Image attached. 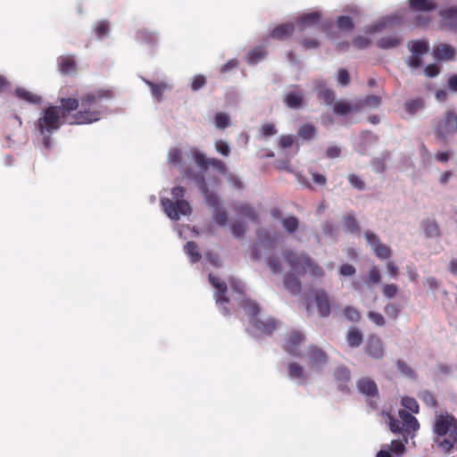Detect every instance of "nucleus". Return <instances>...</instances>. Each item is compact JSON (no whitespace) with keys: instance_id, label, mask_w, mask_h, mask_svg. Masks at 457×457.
Returning <instances> with one entry per match:
<instances>
[{"instance_id":"79ce46f5","label":"nucleus","mask_w":457,"mask_h":457,"mask_svg":"<svg viewBox=\"0 0 457 457\" xmlns=\"http://www.w3.org/2000/svg\"><path fill=\"white\" fill-rule=\"evenodd\" d=\"M402 405L406 409V411H411L412 413H419L420 406L415 398L411 396H403L402 398Z\"/></svg>"},{"instance_id":"13d9d810","label":"nucleus","mask_w":457,"mask_h":457,"mask_svg":"<svg viewBox=\"0 0 457 457\" xmlns=\"http://www.w3.org/2000/svg\"><path fill=\"white\" fill-rule=\"evenodd\" d=\"M146 83L151 87L154 96L160 100L162 96L163 90L166 88V85L164 83L154 84L151 81H147Z\"/></svg>"},{"instance_id":"f704fd0d","label":"nucleus","mask_w":457,"mask_h":457,"mask_svg":"<svg viewBox=\"0 0 457 457\" xmlns=\"http://www.w3.org/2000/svg\"><path fill=\"white\" fill-rule=\"evenodd\" d=\"M353 110V106L347 101H337L333 103V111L337 115H346Z\"/></svg>"},{"instance_id":"c03bdc74","label":"nucleus","mask_w":457,"mask_h":457,"mask_svg":"<svg viewBox=\"0 0 457 457\" xmlns=\"http://www.w3.org/2000/svg\"><path fill=\"white\" fill-rule=\"evenodd\" d=\"M402 311V307L400 304L398 303H388L385 307H384V312L385 313L392 318L393 320H397L400 312Z\"/></svg>"},{"instance_id":"774afa93","label":"nucleus","mask_w":457,"mask_h":457,"mask_svg":"<svg viewBox=\"0 0 457 457\" xmlns=\"http://www.w3.org/2000/svg\"><path fill=\"white\" fill-rule=\"evenodd\" d=\"M441 15L445 20L456 21H457V8L456 7L448 8V9L443 11Z\"/></svg>"},{"instance_id":"864d4df0","label":"nucleus","mask_w":457,"mask_h":457,"mask_svg":"<svg viewBox=\"0 0 457 457\" xmlns=\"http://www.w3.org/2000/svg\"><path fill=\"white\" fill-rule=\"evenodd\" d=\"M419 397L428 407H436L437 405L435 396L428 391L420 392Z\"/></svg>"},{"instance_id":"1a4fd4ad","label":"nucleus","mask_w":457,"mask_h":457,"mask_svg":"<svg viewBox=\"0 0 457 457\" xmlns=\"http://www.w3.org/2000/svg\"><path fill=\"white\" fill-rule=\"evenodd\" d=\"M194 159L195 164L202 170H207L210 167L215 169L220 174L225 175L227 172V166L225 162L216 158H207L204 154L195 151Z\"/></svg>"},{"instance_id":"5fc2aeb1","label":"nucleus","mask_w":457,"mask_h":457,"mask_svg":"<svg viewBox=\"0 0 457 457\" xmlns=\"http://www.w3.org/2000/svg\"><path fill=\"white\" fill-rule=\"evenodd\" d=\"M344 314L348 320L353 322H357L361 319L359 311L352 306H346L344 310Z\"/></svg>"},{"instance_id":"e433bc0d","label":"nucleus","mask_w":457,"mask_h":457,"mask_svg":"<svg viewBox=\"0 0 457 457\" xmlns=\"http://www.w3.org/2000/svg\"><path fill=\"white\" fill-rule=\"evenodd\" d=\"M266 55V52L263 47L258 46L250 50L247 54V62L251 64L257 63L262 60Z\"/></svg>"},{"instance_id":"7c9ffc66","label":"nucleus","mask_w":457,"mask_h":457,"mask_svg":"<svg viewBox=\"0 0 457 457\" xmlns=\"http://www.w3.org/2000/svg\"><path fill=\"white\" fill-rule=\"evenodd\" d=\"M200 192L204 195L208 206H210L213 209H220V204L219 196L217 195L216 193L212 192L209 189L208 186Z\"/></svg>"},{"instance_id":"7ed1b4c3","label":"nucleus","mask_w":457,"mask_h":457,"mask_svg":"<svg viewBox=\"0 0 457 457\" xmlns=\"http://www.w3.org/2000/svg\"><path fill=\"white\" fill-rule=\"evenodd\" d=\"M282 257L291 271L297 276L309 273L314 278H321L325 275L323 269L305 253L285 249Z\"/></svg>"},{"instance_id":"bf43d9fd","label":"nucleus","mask_w":457,"mask_h":457,"mask_svg":"<svg viewBox=\"0 0 457 457\" xmlns=\"http://www.w3.org/2000/svg\"><path fill=\"white\" fill-rule=\"evenodd\" d=\"M214 146L217 152H219L223 156H228L230 154V147L227 142L224 140L219 139L214 143Z\"/></svg>"},{"instance_id":"603ef678","label":"nucleus","mask_w":457,"mask_h":457,"mask_svg":"<svg viewBox=\"0 0 457 457\" xmlns=\"http://www.w3.org/2000/svg\"><path fill=\"white\" fill-rule=\"evenodd\" d=\"M423 106V101L420 98H414L404 104V109L409 113H414Z\"/></svg>"},{"instance_id":"c9c22d12","label":"nucleus","mask_w":457,"mask_h":457,"mask_svg":"<svg viewBox=\"0 0 457 457\" xmlns=\"http://www.w3.org/2000/svg\"><path fill=\"white\" fill-rule=\"evenodd\" d=\"M316 128L311 123L303 124L297 131L298 136L304 140L312 139L316 135Z\"/></svg>"},{"instance_id":"4be33fe9","label":"nucleus","mask_w":457,"mask_h":457,"mask_svg":"<svg viewBox=\"0 0 457 457\" xmlns=\"http://www.w3.org/2000/svg\"><path fill=\"white\" fill-rule=\"evenodd\" d=\"M409 6L415 12H431L436 8L433 0H409Z\"/></svg>"},{"instance_id":"412c9836","label":"nucleus","mask_w":457,"mask_h":457,"mask_svg":"<svg viewBox=\"0 0 457 457\" xmlns=\"http://www.w3.org/2000/svg\"><path fill=\"white\" fill-rule=\"evenodd\" d=\"M14 95L19 99L31 104H39L42 101V97L40 96L34 94L23 87H17L14 91Z\"/></svg>"},{"instance_id":"4c0bfd02","label":"nucleus","mask_w":457,"mask_h":457,"mask_svg":"<svg viewBox=\"0 0 457 457\" xmlns=\"http://www.w3.org/2000/svg\"><path fill=\"white\" fill-rule=\"evenodd\" d=\"M344 229L349 233H358L360 231V227L353 214L344 217Z\"/></svg>"},{"instance_id":"338daca9","label":"nucleus","mask_w":457,"mask_h":457,"mask_svg":"<svg viewBox=\"0 0 457 457\" xmlns=\"http://www.w3.org/2000/svg\"><path fill=\"white\" fill-rule=\"evenodd\" d=\"M390 451L396 455H401L405 451L403 443L400 440H393L390 445Z\"/></svg>"},{"instance_id":"6e6d98bb","label":"nucleus","mask_w":457,"mask_h":457,"mask_svg":"<svg viewBox=\"0 0 457 457\" xmlns=\"http://www.w3.org/2000/svg\"><path fill=\"white\" fill-rule=\"evenodd\" d=\"M367 316L370 320H371L375 325L378 327H383L386 325V320L384 316L378 312L370 311Z\"/></svg>"},{"instance_id":"a878e982","label":"nucleus","mask_w":457,"mask_h":457,"mask_svg":"<svg viewBox=\"0 0 457 457\" xmlns=\"http://www.w3.org/2000/svg\"><path fill=\"white\" fill-rule=\"evenodd\" d=\"M402 43V37L396 35L386 36L377 41V45L381 49H390L398 46Z\"/></svg>"},{"instance_id":"e2e57ef3","label":"nucleus","mask_w":457,"mask_h":457,"mask_svg":"<svg viewBox=\"0 0 457 457\" xmlns=\"http://www.w3.org/2000/svg\"><path fill=\"white\" fill-rule=\"evenodd\" d=\"M388 426L390 430L395 434L400 433L403 430L402 422L392 416H389Z\"/></svg>"},{"instance_id":"680f3d73","label":"nucleus","mask_w":457,"mask_h":457,"mask_svg":"<svg viewBox=\"0 0 457 457\" xmlns=\"http://www.w3.org/2000/svg\"><path fill=\"white\" fill-rule=\"evenodd\" d=\"M349 183L355 188L359 190H363L365 188L364 181L355 174H349L348 177Z\"/></svg>"},{"instance_id":"473e14b6","label":"nucleus","mask_w":457,"mask_h":457,"mask_svg":"<svg viewBox=\"0 0 457 457\" xmlns=\"http://www.w3.org/2000/svg\"><path fill=\"white\" fill-rule=\"evenodd\" d=\"M423 228L427 237H436L440 236L438 224L434 220H427L424 221Z\"/></svg>"},{"instance_id":"20e7f679","label":"nucleus","mask_w":457,"mask_h":457,"mask_svg":"<svg viewBox=\"0 0 457 457\" xmlns=\"http://www.w3.org/2000/svg\"><path fill=\"white\" fill-rule=\"evenodd\" d=\"M242 307L253 328L259 335L269 336L278 328L279 322L276 319L272 317L262 319L260 317L261 308L255 302L249 299L244 300Z\"/></svg>"},{"instance_id":"dca6fc26","label":"nucleus","mask_w":457,"mask_h":457,"mask_svg":"<svg viewBox=\"0 0 457 457\" xmlns=\"http://www.w3.org/2000/svg\"><path fill=\"white\" fill-rule=\"evenodd\" d=\"M59 71L62 75H70L77 71V62L73 55H62L57 59Z\"/></svg>"},{"instance_id":"a18cd8bd","label":"nucleus","mask_w":457,"mask_h":457,"mask_svg":"<svg viewBox=\"0 0 457 457\" xmlns=\"http://www.w3.org/2000/svg\"><path fill=\"white\" fill-rule=\"evenodd\" d=\"M110 30L109 23L105 21H100L96 22L94 27V31L99 39L104 38L108 35Z\"/></svg>"},{"instance_id":"9d476101","label":"nucleus","mask_w":457,"mask_h":457,"mask_svg":"<svg viewBox=\"0 0 457 457\" xmlns=\"http://www.w3.org/2000/svg\"><path fill=\"white\" fill-rule=\"evenodd\" d=\"M209 281L211 285L217 289L215 294L216 303L220 305L224 304L222 313L226 316L228 315L229 310L227 304L229 303V298L227 296V284L212 274H209Z\"/></svg>"},{"instance_id":"de8ad7c7","label":"nucleus","mask_w":457,"mask_h":457,"mask_svg":"<svg viewBox=\"0 0 457 457\" xmlns=\"http://www.w3.org/2000/svg\"><path fill=\"white\" fill-rule=\"evenodd\" d=\"M399 293V287L396 284H385L382 287V294L387 299L395 298Z\"/></svg>"},{"instance_id":"69168bd1","label":"nucleus","mask_w":457,"mask_h":457,"mask_svg":"<svg viewBox=\"0 0 457 457\" xmlns=\"http://www.w3.org/2000/svg\"><path fill=\"white\" fill-rule=\"evenodd\" d=\"M231 232L236 237H242L245 233V226L243 222H235L231 226Z\"/></svg>"},{"instance_id":"aec40b11","label":"nucleus","mask_w":457,"mask_h":457,"mask_svg":"<svg viewBox=\"0 0 457 457\" xmlns=\"http://www.w3.org/2000/svg\"><path fill=\"white\" fill-rule=\"evenodd\" d=\"M295 31L293 23L279 24L270 33V37L278 40H285Z\"/></svg>"},{"instance_id":"f257e3e1","label":"nucleus","mask_w":457,"mask_h":457,"mask_svg":"<svg viewBox=\"0 0 457 457\" xmlns=\"http://www.w3.org/2000/svg\"><path fill=\"white\" fill-rule=\"evenodd\" d=\"M113 96L112 90L99 88L86 93L79 100L74 97H61L60 105H52L44 110L43 116L37 120L38 130L41 135L52 134L63 123L83 125L97 121L102 112L93 106Z\"/></svg>"},{"instance_id":"cd10ccee","label":"nucleus","mask_w":457,"mask_h":457,"mask_svg":"<svg viewBox=\"0 0 457 457\" xmlns=\"http://www.w3.org/2000/svg\"><path fill=\"white\" fill-rule=\"evenodd\" d=\"M455 51L453 46L447 44H441L435 49V55L440 60H453Z\"/></svg>"},{"instance_id":"9b49d317","label":"nucleus","mask_w":457,"mask_h":457,"mask_svg":"<svg viewBox=\"0 0 457 457\" xmlns=\"http://www.w3.org/2000/svg\"><path fill=\"white\" fill-rule=\"evenodd\" d=\"M304 341L305 337L300 331L291 330L285 337L283 348L287 353L294 356H301L299 348Z\"/></svg>"},{"instance_id":"09e8293b","label":"nucleus","mask_w":457,"mask_h":457,"mask_svg":"<svg viewBox=\"0 0 457 457\" xmlns=\"http://www.w3.org/2000/svg\"><path fill=\"white\" fill-rule=\"evenodd\" d=\"M396 368L398 371L404 377L407 378H415V373L412 369L405 363L403 360H397L395 362Z\"/></svg>"},{"instance_id":"ea45409f","label":"nucleus","mask_w":457,"mask_h":457,"mask_svg":"<svg viewBox=\"0 0 457 457\" xmlns=\"http://www.w3.org/2000/svg\"><path fill=\"white\" fill-rule=\"evenodd\" d=\"M381 273L378 266H372L367 274L366 283L369 286L378 285L381 282Z\"/></svg>"},{"instance_id":"a19ab883","label":"nucleus","mask_w":457,"mask_h":457,"mask_svg":"<svg viewBox=\"0 0 457 457\" xmlns=\"http://www.w3.org/2000/svg\"><path fill=\"white\" fill-rule=\"evenodd\" d=\"M320 13L319 12H312L302 15L299 18V22L303 26L314 25L320 21Z\"/></svg>"},{"instance_id":"c85d7f7f","label":"nucleus","mask_w":457,"mask_h":457,"mask_svg":"<svg viewBox=\"0 0 457 457\" xmlns=\"http://www.w3.org/2000/svg\"><path fill=\"white\" fill-rule=\"evenodd\" d=\"M183 176L192 179L198 187L199 190L202 191L207 187L204 176L202 173L193 171L189 169H186L183 171Z\"/></svg>"},{"instance_id":"72a5a7b5","label":"nucleus","mask_w":457,"mask_h":457,"mask_svg":"<svg viewBox=\"0 0 457 457\" xmlns=\"http://www.w3.org/2000/svg\"><path fill=\"white\" fill-rule=\"evenodd\" d=\"M184 250L186 253L189 256L192 262L195 263L201 260L202 255L200 254L198 251V246L195 242H187L184 246Z\"/></svg>"},{"instance_id":"39448f33","label":"nucleus","mask_w":457,"mask_h":457,"mask_svg":"<svg viewBox=\"0 0 457 457\" xmlns=\"http://www.w3.org/2000/svg\"><path fill=\"white\" fill-rule=\"evenodd\" d=\"M457 132V113L454 111L448 110L443 116L435 120L434 133L441 139L445 141L448 136Z\"/></svg>"},{"instance_id":"0e129e2a","label":"nucleus","mask_w":457,"mask_h":457,"mask_svg":"<svg viewBox=\"0 0 457 457\" xmlns=\"http://www.w3.org/2000/svg\"><path fill=\"white\" fill-rule=\"evenodd\" d=\"M206 84V78L204 75H196L193 78L191 83V88L193 91H196L202 88Z\"/></svg>"},{"instance_id":"ddd939ff","label":"nucleus","mask_w":457,"mask_h":457,"mask_svg":"<svg viewBox=\"0 0 457 457\" xmlns=\"http://www.w3.org/2000/svg\"><path fill=\"white\" fill-rule=\"evenodd\" d=\"M359 392L367 397H378V389L374 380L369 378H361L357 381Z\"/></svg>"},{"instance_id":"4d7b16f0","label":"nucleus","mask_w":457,"mask_h":457,"mask_svg":"<svg viewBox=\"0 0 457 457\" xmlns=\"http://www.w3.org/2000/svg\"><path fill=\"white\" fill-rule=\"evenodd\" d=\"M277 132L278 130L273 123L267 122L262 124L260 128V133L264 137L274 136Z\"/></svg>"},{"instance_id":"a211bd4d","label":"nucleus","mask_w":457,"mask_h":457,"mask_svg":"<svg viewBox=\"0 0 457 457\" xmlns=\"http://www.w3.org/2000/svg\"><path fill=\"white\" fill-rule=\"evenodd\" d=\"M315 302L320 316L327 317L330 313V301L325 290H318Z\"/></svg>"},{"instance_id":"49530a36","label":"nucleus","mask_w":457,"mask_h":457,"mask_svg":"<svg viewBox=\"0 0 457 457\" xmlns=\"http://www.w3.org/2000/svg\"><path fill=\"white\" fill-rule=\"evenodd\" d=\"M337 26L341 30L350 31L354 28L353 21L349 16H339L337 20Z\"/></svg>"},{"instance_id":"bb28decb","label":"nucleus","mask_w":457,"mask_h":457,"mask_svg":"<svg viewBox=\"0 0 457 457\" xmlns=\"http://www.w3.org/2000/svg\"><path fill=\"white\" fill-rule=\"evenodd\" d=\"M363 336L357 328H351L346 334V342L350 347L356 348L362 343Z\"/></svg>"},{"instance_id":"2f4dec72","label":"nucleus","mask_w":457,"mask_h":457,"mask_svg":"<svg viewBox=\"0 0 457 457\" xmlns=\"http://www.w3.org/2000/svg\"><path fill=\"white\" fill-rule=\"evenodd\" d=\"M408 46L412 54L417 55L426 54L429 49L428 42L424 40H411Z\"/></svg>"},{"instance_id":"052dcab7","label":"nucleus","mask_w":457,"mask_h":457,"mask_svg":"<svg viewBox=\"0 0 457 457\" xmlns=\"http://www.w3.org/2000/svg\"><path fill=\"white\" fill-rule=\"evenodd\" d=\"M295 138L293 135H283L278 139V146L281 149L291 147L295 144Z\"/></svg>"},{"instance_id":"6e6552de","label":"nucleus","mask_w":457,"mask_h":457,"mask_svg":"<svg viewBox=\"0 0 457 457\" xmlns=\"http://www.w3.org/2000/svg\"><path fill=\"white\" fill-rule=\"evenodd\" d=\"M364 237L379 260H387L392 256V249L387 245L381 243L379 237L374 232L367 230Z\"/></svg>"},{"instance_id":"37998d69","label":"nucleus","mask_w":457,"mask_h":457,"mask_svg":"<svg viewBox=\"0 0 457 457\" xmlns=\"http://www.w3.org/2000/svg\"><path fill=\"white\" fill-rule=\"evenodd\" d=\"M137 38L145 44H154L157 41L156 35L146 29L137 31Z\"/></svg>"},{"instance_id":"423d86ee","label":"nucleus","mask_w":457,"mask_h":457,"mask_svg":"<svg viewBox=\"0 0 457 457\" xmlns=\"http://www.w3.org/2000/svg\"><path fill=\"white\" fill-rule=\"evenodd\" d=\"M162 204L167 216L173 220H179L180 215H189L192 212L191 205L186 200L173 202L164 198L162 200Z\"/></svg>"},{"instance_id":"f8f14e48","label":"nucleus","mask_w":457,"mask_h":457,"mask_svg":"<svg viewBox=\"0 0 457 457\" xmlns=\"http://www.w3.org/2000/svg\"><path fill=\"white\" fill-rule=\"evenodd\" d=\"M365 353L372 359H383L385 352L382 340L376 335H370L365 345Z\"/></svg>"},{"instance_id":"c756f323","label":"nucleus","mask_w":457,"mask_h":457,"mask_svg":"<svg viewBox=\"0 0 457 457\" xmlns=\"http://www.w3.org/2000/svg\"><path fill=\"white\" fill-rule=\"evenodd\" d=\"M299 219L294 215H288L281 219L282 227L289 234L295 233L299 228Z\"/></svg>"},{"instance_id":"b1692460","label":"nucleus","mask_w":457,"mask_h":457,"mask_svg":"<svg viewBox=\"0 0 457 457\" xmlns=\"http://www.w3.org/2000/svg\"><path fill=\"white\" fill-rule=\"evenodd\" d=\"M287 374L290 378L295 380H304L307 378L303 366L295 361L288 363Z\"/></svg>"},{"instance_id":"6ab92c4d","label":"nucleus","mask_w":457,"mask_h":457,"mask_svg":"<svg viewBox=\"0 0 457 457\" xmlns=\"http://www.w3.org/2000/svg\"><path fill=\"white\" fill-rule=\"evenodd\" d=\"M283 284L285 288L294 295L301 293L302 283L295 273H288L284 277Z\"/></svg>"},{"instance_id":"2eb2a0df","label":"nucleus","mask_w":457,"mask_h":457,"mask_svg":"<svg viewBox=\"0 0 457 457\" xmlns=\"http://www.w3.org/2000/svg\"><path fill=\"white\" fill-rule=\"evenodd\" d=\"M398 416L402 420L403 430L407 433L416 432L420 428L418 420L406 410H399Z\"/></svg>"},{"instance_id":"5701e85b","label":"nucleus","mask_w":457,"mask_h":457,"mask_svg":"<svg viewBox=\"0 0 457 457\" xmlns=\"http://www.w3.org/2000/svg\"><path fill=\"white\" fill-rule=\"evenodd\" d=\"M234 210L240 215L249 219L253 222L258 221V214L254 209L246 203H239L234 206Z\"/></svg>"},{"instance_id":"8fccbe9b","label":"nucleus","mask_w":457,"mask_h":457,"mask_svg":"<svg viewBox=\"0 0 457 457\" xmlns=\"http://www.w3.org/2000/svg\"><path fill=\"white\" fill-rule=\"evenodd\" d=\"M267 265L270 268V270L274 274H278L282 272V265L279 258L278 256H270L267 258Z\"/></svg>"},{"instance_id":"393cba45","label":"nucleus","mask_w":457,"mask_h":457,"mask_svg":"<svg viewBox=\"0 0 457 457\" xmlns=\"http://www.w3.org/2000/svg\"><path fill=\"white\" fill-rule=\"evenodd\" d=\"M314 89L317 91L319 98L322 99L327 104L334 103L335 93L332 89L326 87L324 83H318Z\"/></svg>"},{"instance_id":"3c124183","label":"nucleus","mask_w":457,"mask_h":457,"mask_svg":"<svg viewBox=\"0 0 457 457\" xmlns=\"http://www.w3.org/2000/svg\"><path fill=\"white\" fill-rule=\"evenodd\" d=\"M213 220L217 224L226 226L228 221V214L225 210H222L221 207H220V209H214Z\"/></svg>"},{"instance_id":"f3484780","label":"nucleus","mask_w":457,"mask_h":457,"mask_svg":"<svg viewBox=\"0 0 457 457\" xmlns=\"http://www.w3.org/2000/svg\"><path fill=\"white\" fill-rule=\"evenodd\" d=\"M284 103L290 109H300L304 103V97L300 90H292L285 95Z\"/></svg>"},{"instance_id":"4468645a","label":"nucleus","mask_w":457,"mask_h":457,"mask_svg":"<svg viewBox=\"0 0 457 457\" xmlns=\"http://www.w3.org/2000/svg\"><path fill=\"white\" fill-rule=\"evenodd\" d=\"M334 377L338 384V388L342 392L347 393L350 391L349 382L351 380L350 370L346 367H337L334 371Z\"/></svg>"},{"instance_id":"0eeeda50","label":"nucleus","mask_w":457,"mask_h":457,"mask_svg":"<svg viewBox=\"0 0 457 457\" xmlns=\"http://www.w3.org/2000/svg\"><path fill=\"white\" fill-rule=\"evenodd\" d=\"M305 360L308 367L313 370H320L328 362L327 353L317 345H310L305 353Z\"/></svg>"},{"instance_id":"f03ea898","label":"nucleus","mask_w":457,"mask_h":457,"mask_svg":"<svg viewBox=\"0 0 457 457\" xmlns=\"http://www.w3.org/2000/svg\"><path fill=\"white\" fill-rule=\"evenodd\" d=\"M433 433L434 443L445 453L457 447V419L447 412L436 415Z\"/></svg>"},{"instance_id":"58836bf2","label":"nucleus","mask_w":457,"mask_h":457,"mask_svg":"<svg viewBox=\"0 0 457 457\" xmlns=\"http://www.w3.org/2000/svg\"><path fill=\"white\" fill-rule=\"evenodd\" d=\"M214 125L217 129H225L230 126V118L226 112H219L214 115Z\"/></svg>"}]
</instances>
